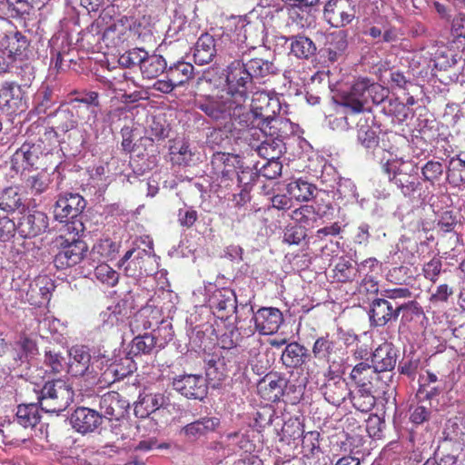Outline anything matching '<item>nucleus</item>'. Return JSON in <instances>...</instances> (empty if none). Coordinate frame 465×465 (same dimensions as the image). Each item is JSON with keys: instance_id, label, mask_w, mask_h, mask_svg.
I'll return each mask as SVG.
<instances>
[{"instance_id": "obj_42", "label": "nucleus", "mask_w": 465, "mask_h": 465, "mask_svg": "<svg viewBox=\"0 0 465 465\" xmlns=\"http://www.w3.org/2000/svg\"><path fill=\"white\" fill-rule=\"evenodd\" d=\"M27 45L26 37L17 31L5 35L1 41L2 47L8 52L9 59L13 55L20 54L22 51L25 50Z\"/></svg>"}, {"instance_id": "obj_55", "label": "nucleus", "mask_w": 465, "mask_h": 465, "mask_svg": "<svg viewBox=\"0 0 465 465\" xmlns=\"http://www.w3.org/2000/svg\"><path fill=\"white\" fill-rule=\"evenodd\" d=\"M139 399L150 414L163 407L167 401L166 397L161 392L141 395Z\"/></svg>"}, {"instance_id": "obj_18", "label": "nucleus", "mask_w": 465, "mask_h": 465, "mask_svg": "<svg viewBox=\"0 0 465 465\" xmlns=\"http://www.w3.org/2000/svg\"><path fill=\"white\" fill-rule=\"evenodd\" d=\"M18 218V234L22 238H34L45 232L48 228V217L43 212H28L21 213Z\"/></svg>"}, {"instance_id": "obj_48", "label": "nucleus", "mask_w": 465, "mask_h": 465, "mask_svg": "<svg viewBox=\"0 0 465 465\" xmlns=\"http://www.w3.org/2000/svg\"><path fill=\"white\" fill-rule=\"evenodd\" d=\"M146 54L147 52L143 48H133L121 54L118 61L124 67L139 66L141 69V64H143Z\"/></svg>"}, {"instance_id": "obj_62", "label": "nucleus", "mask_w": 465, "mask_h": 465, "mask_svg": "<svg viewBox=\"0 0 465 465\" xmlns=\"http://www.w3.org/2000/svg\"><path fill=\"white\" fill-rule=\"evenodd\" d=\"M442 271V262L439 258H433L423 265V275L424 277L432 282H436L439 275Z\"/></svg>"}, {"instance_id": "obj_64", "label": "nucleus", "mask_w": 465, "mask_h": 465, "mask_svg": "<svg viewBox=\"0 0 465 465\" xmlns=\"http://www.w3.org/2000/svg\"><path fill=\"white\" fill-rule=\"evenodd\" d=\"M282 164L278 159L268 160V162L262 167V174L270 180L276 179L281 175Z\"/></svg>"}, {"instance_id": "obj_17", "label": "nucleus", "mask_w": 465, "mask_h": 465, "mask_svg": "<svg viewBox=\"0 0 465 465\" xmlns=\"http://www.w3.org/2000/svg\"><path fill=\"white\" fill-rule=\"evenodd\" d=\"M250 107L261 120L280 114L282 110L281 99L274 93L257 91L253 93Z\"/></svg>"}, {"instance_id": "obj_21", "label": "nucleus", "mask_w": 465, "mask_h": 465, "mask_svg": "<svg viewBox=\"0 0 465 465\" xmlns=\"http://www.w3.org/2000/svg\"><path fill=\"white\" fill-rule=\"evenodd\" d=\"M73 428L82 433L93 432L101 423V415L97 411L86 407L77 408L70 417Z\"/></svg>"}, {"instance_id": "obj_22", "label": "nucleus", "mask_w": 465, "mask_h": 465, "mask_svg": "<svg viewBox=\"0 0 465 465\" xmlns=\"http://www.w3.org/2000/svg\"><path fill=\"white\" fill-rule=\"evenodd\" d=\"M322 391L324 399L334 406H340L350 394L345 379L332 374L327 377L322 387Z\"/></svg>"}, {"instance_id": "obj_23", "label": "nucleus", "mask_w": 465, "mask_h": 465, "mask_svg": "<svg viewBox=\"0 0 465 465\" xmlns=\"http://www.w3.org/2000/svg\"><path fill=\"white\" fill-rule=\"evenodd\" d=\"M287 381L277 373L265 375L258 383L257 390L262 398L268 401H280L283 395Z\"/></svg>"}, {"instance_id": "obj_1", "label": "nucleus", "mask_w": 465, "mask_h": 465, "mask_svg": "<svg viewBox=\"0 0 465 465\" xmlns=\"http://www.w3.org/2000/svg\"><path fill=\"white\" fill-rule=\"evenodd\" d=\"M255 47L244 49L240 46L237 58L227 66L226 82L231 89H249L253 80H262L280 73L274 59L268 60L253 57L252 52Z\"/></svg>"}, {"instance_id": "obj_45", "label": "nucleus", "mask_w": 465, "mask_h": 465, "mask_svg": "<svg viewBox=\"0 0 465 465\" xmlns=\"http://www.w3.org/2000/svg\"><path fill=\"white\" fill-rule=\"evenodd\" d=\"M51 183L50 175L45 172H40L30 175L25 180V185L34 195L45 193Z\"/></svg>"}, {"instance_id": "obj_35", "label": "nucleus", "mask_w": 465, "mask_h": 465, "mask_svg": "<svg viewBox=\"0 0 465 465\" xmlns=\"http://www.w3.org/2000/svg\"><path fill=\"white\" fill-rule=\"evenodd\" d=\"M359 276V268L356 262L341 257L333 269V278L339 282L355 281Z\"/></svg>"}, {"instance_id": "obj_46", "label": "nucleus", "mask_w": 465, "mask_h": 465, "mask_svg": "<svg viewBox=\"0 0 465 465\" xmlns=\"http://www.w3.org/2000/svg\"><path fill=\"white\" fill-rule=\"evenodd\" d=\"M375 373L371 364L362 361L353 367L351 378L357 385L371 384L372 375Z\"/></svg>"}, {"instance_id": "obj_39", "label": "nucleus", "mask_w": 465, "mask_h": 465, "mask_svg": "<svg viewBox=\"0 0 465 465\" xmlns=\"http://www.w3.org/2000/svg\"><path fill=\"white\" fill-rule=\"evenodd\" d=\"M193 66L191 64L179 62L166 70L171 83L174 85L181 86L187 83L193 76Z\"/></svg>"}, {"instance_id": "obj_13", "label": "nucleus", "mask_w": 465, "mask_h": 465, "mask_svg": "<svg viewBox=\"0 0 465 465\" xmlns=\"http://www.w3.org/2000/svg\"><path fill=\"white\" fill-rule=\"evenodd\" d=\"M54 259L57 269L63 270L81 262L88 252L87 243L81 240L64 241Z\"/></svg>"}, {"instance_id": "obj_43", "label": "nucleus", "mask_w": 465, "mask_h": 465, "mask_svg": "<svg viewBox=\"0 0 465 465\" xmlns=\"http://www.w3.org/2000/svg\"><path fill=\"white\" fill-rule=\"evenodd\" d=\"M56 128L66 133L77 125V119L73 109L68 106H60L54 114Z\"/></svg>"}, {"instance_id": "obj_15", "label": "nucleus", "mask_w": 465, "mask_h": 465, "mask_svg": "<svg viewBox=\"0 0 465 465\" xmlns=\"http://www.w3.org/2000/svg\"><path fill=\"white\" fill-rule=\"evenodd\" d=\"M99 414L112 421H120L125 417L129 403L116 391H109L99 399Z\"/></svg>"}, {"instance_id": "obj_31", "label": "nucleus", "mask_w": 465, "mask_h": 465, "mask_svg": "<svg viewBox=\"0 0 465 465\" xmlns=\"http://www.w3.org/2000/svg\"><path fill=\"white\" fill-rule=\"evenodd\" d=\"M373 118L366 115L361 116L357 123L358 142L366 149H372L378 145L379 138L372 128Z\"/></svg>"}, {"instance_id": "obj_51", "label": "nucleus", "mask_w": 465, "mask_h": 465, "mask_svg": "<svg viewBox=\"0 0 465 465\" xmlns=\"http://www.w3.org/2000/svg\"><path fill=\"white\" fill-rule=\"evenodd\" d=\"M291 218L297 223L298 226H310L316 220V213L311 205H303L292 212Z\"/></svg>"}, {"instance_id": "obj_5", "label": "nucleus", "mask_w": 465, "mask_h": 465, "mask_svg": "<svg viewBox=\"0 0 465 465\" xmlns=\"http://www.w3.org/2000/svg\"><path fill=\"white\" fill-rule=\"evenodd\" d=\"M209 306L213 315L223 321L234 315V324L237 330L244 328V313L237 305L235 292L229 288L216 289L209 297Z\"/></svg>"}, {"instance_id": "obj_7", "label": "nucleus", "mask_w": 465, "mask_h": 465, "mask_svg": "<svg viewBox=\"0 0 465 465\" xmlns=\"http://www.w3.org/2000/svg\"><path fill=\"white\" fill-rule=\"evenodd\" d=\"M381 91V100L383 99L387 89L380 84L371 83L369 79L362 78L357 80L351 87L349 92L342 94L341 98V104L345 107L352 114L364 112L365 104L368 103L369 98L372 94H377Z\"/></svg>"}, {"instance_id": "obj_25", "label": "nucleus", "mask_w": 465, "mask_h": 465, "mask_svg": "<svg viewBox=\"0 0 465 465\" xmlns=\"http://www.w3.org/2000/svg\"><path fill=\"white\" fill-rule=\"evenodd\" d=\"M37 352L38 348L33 339L27 336L20 337L13 344L11 351L12 362H10V367L15 369L23 363L28 362Z\"/></svg>"}, {"instance_id": "obj_12", "label": "nucleus", "mask_w": 465, "mask_h": 465, "mask_svg": "<svg viewBox=\"0 0 465 465\" xmlns=\"http://www.w3.org/2000/svg\"><path fill=\"white\" fill-rule=\"evenodd\" d=\"M324 18L332 27H343L355 17L351 0H330L324 6Z\"/></svg>"}, {"instance_id": "obj_14", "label": "nucleus", "mask_w": 465, "mask_h": 465, "mask_svg": "<svg viewBox=\"0 0 465 465\" xmlns=\"http://www.w3.org/2000/svg\"><path fill=\"white\" fill-rule=\"evenodd\" d=\"M173 389L187 399L203 401L208 392L205 379L202 375L186 374L173 379Z\"/></svg>"}, {"instance_id": "obj_8", "label": "nucleus", "mask_w": 465, "mask_h": 465, "mask_svg": "<svg viewBox=\"0 0 465 465\" xmlns=\"http://www.w3.org/2000/svg\"><path fill=\"white\" fill-rule=\"evenodd\" d=\"M86 206V202L79 193H64L59 195L54 205V217L61 223H65L68 220L72 222V228L68 226V231H74L76 234L84 230V224L81 221L76 220L77 217L83 213Z\"/></svg>"}, {"instance_id": "obj_2", "label": "nucleus", "mask_w": 465, "mask_h": 465, "mask_svg": "<svg viewBox=\"0 0 465 465\" xmlns=\"http://www.w3.org/2000/svg\"><path fill=\"white\" fill-rule=\"evenodd\" d=\"M388 153L389 157L383 156L381 163L389 182L395 185L404 197L412 198L422 187L418 165L399 157L394 147H391Z\"/></svg>"}, {"instance_id": "obj_6", "label": "nucleus", "mask_w": 465, "mask_h": 465, "mask_svg": "<svg viewBox=\"0 0 465 465\" xmlns=\"http://www.w3.org/2000/svg\"><path fill=\"white\" fill-rule=\"evenodd\" d=\"M237 90L228 85V90L216 94H197L194 106L214 121H226L233 105Z\"/></svg>"}, {"instance_id": "obj_47", "label": "nucleus", "mask_w": 465, "mask_h": 465, "mask_svg": "<svg viewBox=\"0 0 465 465\" xmlns=\"http://www.w3.org/2000/svg\"><path fill=\"white\" fill-rule=\"evenodd\" d=\"M334 341L328 335L318 338L312 347L313 356L316 359L329 361L334 351Z\"/></svg>"}, {"instance_id": "obj_34", "label": "nucleus", "mask_w": 465, "mask_h": 465, "mask_svg": "<svg viewBox=\"0 0 465 465\" xmlns=\"http://www.w3.org/2000/svg\"><path fill=\"white\" fill-rule=\"evenodd\" d=\"M309 357L308 350L297 342L288 344L282 354V363L289 368L302 366Z\"/></svg>"}, {"instance_id": "obj_33", "label": "nucleus", "mask_w": 465, "mask_h": 465, "mask_svg": "<svg viewBox=\"0 0 465 465\" xmlns=\"http://www.w3.org/2000/svg\"><path fill=\"white\" fill-rule=\"evenodd\" d=\"M288 40L291 42V53L297 58L308 60L317 52L316 45L307 36L298 35Z\"/></svg>"}, {"instance_id": "obj_54", "label": "nucleus", "mask_w": 465, "mask_h": 465, "mask_svg": "<svg viewBox=\"0 0 465 465\" xmlns=\"http://www.w3.org/2000/svg\"><path fill=\"white\" fill-rule=\"evenodd\" d=\"M117 244L111 239H103L96 242L92 249V255H99L103 259H113L117 252Z\"/></svg>"}, {"instance_id": "obj_32", "label": "nucleus", "mask_w": 465, "mask_h": 465, "mask_svg": "<svg viewBox=\"0 0 465 465\" xmlns=\"http://www.w3.org/2000/svg\"><path fill=\"white\" fill-rule=\"evenodd\" d=\"M347 49V35L344 32L340 31L331 35V40L328 42L324 52L327 59L331 63H335L345 57Z\"/></svg>"}, {"instance_id": "obj_44", "label": "nucleus", "mask_w": 465, "mask_h": 465, "mask_svg": "<svg viewBox=\"0 0 465 465\" xmlns=\"http://www.w3.org/2000/svg\"><path fill=\"white\" fill-rule=\"evenodd\" d=\"M171 161L178 165H191L194 163V153L187 143H177L171 147Z\"/></svg>"}, {"instance_id": "obj_60", "label": "nucleus", "mask_w": 465, "mask_h": 465, "mask_svg": "<svg viewBox=\"0 0 465 465\" xmlns=\"http://www.w3.org/2000/svg\"><path fill=\"white\" fill-rule=\"evenodd\" d=\"M383 109L388 114L394 115L400 120H405L409 115V107H406L404 103L400 102L397 98L388 99L387 105Z\"/></svg>"}, {"instance_id": "obj_30", "label": "nucleus", "mask_w": 465, "mask_h": 465, "mask_svg": "<svg viewBox=\"0 0 465 465\" xmlns=\"http://www.w3.org/2000/svg\"><path fill=\"white\" fill-rule=\"evenodd\" d=\"M239 163L238 156L233 154H232V160L225 162L224 172H222L220 174V186L228 187L230 185V182H232L235 175L237 177V183L239 184H244V186H246L249 183V181L252 180L253 175L252 171H242L241 173L235 171V163Z\"/></svg>"}, {"instance_id": "obj_4", "label": "nucleus", "mask_w": 465, "mask_h": 465, "mask_svg": "<svg viewBox=\"0 0 465 465\" xmlns=\"http://www.w3.org/2000/svg\"><path fill=\"white\" fill-rule=\"evenodd\" d=\"M74 391L62 379L46 381L38 392L41 410L48 413H60L73 401Z\"/></svg>"}, {"instance_id": "obj_58", "label": "nucleus", "mask_w": 465, "mask_h": 465, "mask_svg": "<svg viewBox=\"0 0 465 465\" xmlns=\"http://www.w3.org/2000/svg\"><path fill=\"white\" fill-rule=\"evenodd\" d=\"M282 435V440H300L304 435L303 426L298 420H289L283 424Z\"/></svg>"}, {"instance_id": "obj_11", "label": "nucleus", "mask_w": 465, "mask_h": 465, "mask_svg": "<svg viewBox=\"0 0 465 465\" xmlns=\"http://www.w3.org/2000/svg\"><path fill=\"white\" fill-rule=\"evenodd\" d=\"M411 303L396 304L395 306L386 299H374L370 304L369 318L371 326L383 327L387 323L396 321L401 311L407 310Z\"/></svg>"}, {"instance_id": "obj_28", "label": "nucleus", "mask_w": 465, "mask_h": 465, "mask_svg": "<svg viewBox=\"0 0 465 465\" xmlns=\"http://www.w3.org/2000/svg\"><path fill=\"white\" fill-rule=\"evenodd\" d=\"M215 40L208 33L203 34L197 40L194 51V62L200 65L211 63L216 55Z\"/></svg>"}, {"instance_id": "obj_3", "label": "nucleus", "mask_w": 465, "mask_h": 465, "mask_svg": "<svg viewBox=\"0 0 465 465\" xmlns=\"http://www.w3.org/2000/svg\"><path fill=\"white\" fill-rule=\"evenodd\" d=\"M244 313V333L253 334L258 331L261 334L269 335L275 333L283 322L282 312L274 307H262L255 313L252 305L245 303L241 305Z\"/></svg>"}, {"instance_id": "obj_20", "label": "nucleus", "mask_w": 465, "mask_h": 465, "mask_svg": "<svg viewBox=\"0 0 465 465\" xmlns=\"http://www.w3.org/2000/svg\"><path fill=\"white\" fill-rule=\"evenodd\" d=\"M220 425V420L216 417H203L183 426L180 434L188 442H196L208 434L215 431Z\"/></svg>"}, {"instance_id": "obj_61", "label": "nucleus", "mask_w": 465, "mask_h": 465, "mask_svg": "<svg viewBox=\"0 0 465 465\" xmlns=\"http://www.w3.org/2000/svg\"><path fill=\"white\" fill-rule=\"evenodd\" d=\"M96 277L109 286H114L118 282V273L106 264H101L95 269Z\"/></svg>"}, {"instance_id": "obj_59", "label": "nucleus", "mask_w": 465, "mask_h": 465, "mask_svg": "<svg viewBox=\"0 0 465 465\" xmlns=\"http://www.w3.org/2000/svg\"><path fill=\"white\" fill-rule=\"evenodd\" d=\"M18 232L17 223L7 215L0 216V242L10 241Z\"/></svg>"}, {"instance_id": "obj_24", "label": "nucleus", "mask_w": 465, "mask_h": 465, "mask_svg": "<svg viewBox=\"0 0 465 465\" xmlns=\"http://www.w3.org/2000/svg\"><path fill=\"white\" fill-rule=\"evenodd\" d=\"M396 361L397 351L391 343H382L371 353V365L376 372L392 371Z\"/></svg>"}, {"instance_id": "obj_63", "label": "nucleus", "mask_w": 465, "mask_h": 465, "mask_svg": "<svg viewBox=\"0 0 465 465\" xmlns=\"http://www.w3.org/2000/svg\"><path fill=\"white\" fill-rule=\"evenodd\" d=\"M177 217L182 227L191 228L198 219V213L191 206H184L178 210Z\"/></svg>"}, {"instance_id": "obj_49", "label": "nucleus", "mask_w": 465, "mask_h": 465, "mask_svg": "<svg viewBox=\"0 0 465 465\" xmlns=\"http://www.w3.org/2000/svg\"><path fill=\"white\" fill-rule=\"evenodd\" d=\"M156 341L154 336L149 333L135 337L131 345V351L134 354L150 353L155 347Z\"/></svg>"}, {"instance_id": "obj_26", "label": "nucleus", "mask_w": 465, "mask_h": 465, "mask_svg": "<svg viewBox=\"0 0 465 465\" xmlns=\"http://www.w3.org/2000/svg\"><path fill=\"white\" fill-rule=\"evenodd\" d=\"M68 372L78 377L86 374L91 366V354L87 347L76 345L69 351Z\"/></svg>"}, {"instance_id": "obj_53", "label": "nucleus", "mask_w": 465, "mask_h": 465, "mask_svg": "<svg viewBox=\"0 0 465 465\" xmlns=\"http://www.w3.org/2000/svg\"><path fill=\"white\" fill-rule=\"evenodd\" d=\"M337 194L340 198L345 199L347 202L358 199L356 185L349 178H340L337 182Z\"/></svg>"}, {"instance_id": "obj_41", "label": "nucleus", "mask_w": 465, "mask_h": 465, "mask_svg": "<svg viewBox=\"0 0 465 465\" xmlns=\"http://www.w3.org/2000/svg\"><path fill=\"white\" fill-rule=\"evenodd\" d=\"M15 421L24 428H34L40 421L38 407L35 404L19 405Z\"/></svg>"}, {"instance_id": "obj_27", "label": "nucleus", "mask_w": 465, "mask_h": 465, "mask_svg": "<svg viewBox=\"0 0 465 465\" xmlns=\"http://www.w3.org/2000/svg\"><path fill=\"white\" fill-rule=\"evenodd\" d=\"M26 208L21 190L15 186L5 187L0 191V210L6 214L19 212Z\"/></svg>"}, {"instance_id": "obj_57", "label": "nucleus", "mask_w": 465, "mask_h": 465, "mask_svg": "<svg viewBox=\"0 0 465 465\" xmlns=\"http://www.w3.org/2000/svg\"><path fill=\"white\" fill-rule=\"evenodd\" d=\"M45 363L54 373H59L64 370L65 360L59 351L45 350Z\"/></svg>"}, {"instance_id": "obj_10", "label": "nucleus", "mask_w": 465, "mask_h": 465, "mask_svg": "<svg viewBox=\"0 0 465 465\" xmlns=\"http://www.w3.org/2000/svg\"><path fill=\"white\" fill-rule=\"evenodd\" d=\"M233 105L230 113V119H234L238 124L248 129L250 135H258V128L260 127V121H262L257 114H254L252 108L247 110L245 103L248 98V93L245 89H237Z\"/></svg>"}, {"instance_id": "obj_52", "label": "nucleus", "mask_w": 465, "mask_h": 465, "mask_svg": "<svg viewBox=\"0 0 465 465\" xmlns=\"http://www.w3.org/2000/svg\"><path fill=\"white\" fill-rule=\"evenodd\" d=\"M302 446L306 456H314L320 453V433L315 430L304 433L302 438Z\"/></svg>"}, {"instance_id": "obj_9", "label": "nucleus", "mask_w": 465, "mask_h": 465, "mask_svg": "<svg viewBox=\"0 0 465 465\" xmlns=\"http://www.w3.org/2000/svg\"><path fill=\"white\" fill-rule=\"evenodd\" d=\"M153 243L150 242L149 250L140 247L128 250L124 256L118 261L117 266L123 269L124 273L129 277H139L147 273V264L152 262L154 257Z\"/></svg>"}, {"instance_id": "obj_56", "label": "nucleus", "mask_w": 465, "mask_h": 465, "mask_svg": "<svg viewBox=\"0 0 465 465\" xmlns=\"http://www.w3.org/2000/svg\"><path fill=\"white\" fill-rule=\"evenodd\" d=\"M306 230L302 226L289 225L283 232V242L299 245L306 238Z\"/></svg>"}, {"instance_id": "obj_36", "label": "nucleus", "mask_w": 465, "mask_h": 465, "mask_svg": "<svg viewBox=\"0 0 465 465\" xmlns=\"http://www.w3.org/2000/svg\"><path fill=\"white\" fill-rule=\"evenodd\" d=\"M166 67V61L162 55L147 53L140 71L144 78L153 79L163 74Z\"/></svg>"}, {"instance_id": "obj_16", "label": "nucleus", "mask_w": 465, "mask_h": 465, "mask_svg": "<svg viewBox=\"0 0 465 465\" xmlns=\"http://www.w3.org/2000/svg\"><path fill=\"white\" fill-rule=\"evenodd\" d=\"M293 124L286 117L278 114L260 121V127L258 128V135L261 134L264 138L282 143L284 138L293 134Z\"/></svg>"}, {"instance_id": "obj_37", "label": "nucleus", "mask_w": 465, "mask_h": 465, "mask_svg": "<svg viewBox=\"0 0 465 465\" xmlns=\"http://www.w3.org/2000/svg\"><path fill=\"white\" fill-rule=\"evenodd\" d=\"M446 174L448 183L454 187L465 183V160L460 155L451 157L448 162Z\"/></svg>"}, {"instance_id": "obj_19", "label": "nucleus", "mask_w": 465, "mask_h": 465, "mask_svg": "<svg viewBox=\"0 0 465 465\" xmlns=\"http://www.w3.org/2000/svg\"><path fill=\"white\" fill-rule=\"evenodd\" d=\"M42 154V143L25 142L12 156L11 163L16 172L28 170L36 165Z\"/></svg>"}, {"instance_id": "obj_50", "label": "nucleus", "mask_w": 465, "mask_h": 465, "mask_svg": "<svg viewBox=\"0 0 465 465\" xmlns=\"http://www.w3.org/2000/svg\"><path fill=\"white\" fill-rule=\"evenodd\" d=\"M443 172V165L440 162L438 161H428L421 167L423 181L429 182L430 184H434L436 182L440 181Z\"/></svg>"}, {"instance_id": "obj_38", "label": "nucleus", "mask_w": 465, "mask_h": 465, "mask_svg": "<svg viewBox=\"0 0 465 465\" xmlns=\"http://www.w3.org/2000/svg\"><path fill=\"white\" fill-rule=\"evenodd\" d=\"M315 190V185L302 179L291 182L287 185V193L289 195L297 201L302 202H308L312 199Z\"/></svg>"}, {"instance_id": "obj_40", "label": "nucleus", "mask_w": 465, "mask_h": 465, "mask_svg": "<svg viewBox=\"0 0 465 465\" xmlns=\"http://www.w3.org/2000/svg\"><path fill=\"white\" fill-rule=\"evenodd\" d=\"M251 146L255 149L258 154L267 160L279 159L282 153L283 143L264 138L259 144L251 143Z\"/></svg>"}, {"instance_id": "obj_29", "label": "nucleus", "mask_w": 465, "mask_h": 465, "mask_svg": "<svg viewBox=\"0 0 465 465\" xmlns=\"http://www.w3.org/2000/svg\"><path fill=\"white\" fill-rule=\"evenodd\" d=\"M349 396L353 407L361 412L371 411L376 404L372 384L357 385L353 391H350Z\"/></svg>"}]
</instances>
